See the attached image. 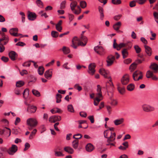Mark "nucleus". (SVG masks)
<instances>
[{
    "label": "nucleus",
    "mask_w": 158,
    "mask_h": 158,
    "mask_svg": "<svg viewBox=\"0 0 158 158\" xmlns=\"http://www.w3.org/2000/svg\"><path fill=\"white\" fill-rule=\"evenodd\" d=\"M27 124L28 125V129L31 130L32 128L35 127L37 124V120L34 118H30L28 119L27 121Z\"/></svg>",
    "instance_id": "f257e3e1"
},
{
    "label": "nucleus",
    "mask_w": 158,
    "mask_h": 158,
    "mask_svg": "<svg viewBox=\"0 0 158 158\" xmlns=\"http://www.w3.org/2000/svg\"><path fill=\"white\" fill-rule=\"evenodd\" d=\"M97 93L96 94V95L97 97L96 98L94 99L95 101H96L98 102H99L101 100L99 98L102 97V93L101 92V88L100 86L99 85H97Z\"/></svg>",
    "instance_id": "f03ea898"
},
{
    "label": "nucleus",
    "mask_w": 158,
    "mask_h": 158,
    "mask_svg": "<svg viewBox=\"0 0 158 158\" xmlns=\"http://www.w3.org/2000/svg\"><path fill=\"white\" fill-rule=\"evenodd\" d=\"M143 111L146 112H150L154 110V108L148 105L144 104L142 106Z\"/></svg>",
    "instance_id": "7ed1b4c3"
},
{
    "label": "nucleus",
    "mask_w": 158,
    "mask_h": 158,
    "mask_svg": "<svg viewBox=\"0 0 158 158\" xmlns=\"http://www.w3.org/2000/svg\"><path fill=\"white\" fill-rule=\"evenodd\" d=\"M96 67V65L94 63H92L89 65L88 73L91 75H93L95 72V68Z\"/></svg>",
    "instance_id": "20e7f679"
},
{
    "label": "nucleus",
    "mask_w": 158,
    "mask_h": 158,
    "mask_svg": "<svg viewBox=\"0 0 158 158\" xmlns=\"http://www.w3.org/2000/svg\"><path fill=\"white\" fill-rule=\"evenodd\" d=\"M129 81V76L128 74L124 75L121 79V82L123 85H127Z\"/></svg>",
    "instance_id": "39448f33"
},
{
    "label": "nucleus",
    "mask_w": 158,
    "mask_h": 158,
    "mask_svg": "<svg viewBox=\"0 0 158 158\" xmlns=\"http://www.w3.org/2000/svg\"><path fill=\"white\" fill-rule=\"evenodd\" d=\"M18 150L17 146L14 144L12 145L11 147L7 150V152L10 155H13Z\"/></svg>",
    "instance_id": "423d86ee"
},
{
    "label": "nucleus",
    "mask_w": 158,
    "mask_h": 158,
    "mask_svg": "<svg viewBox=\"0 0 158 158\" xmlns=\"http://www.w3.org/2000/svg\"><path fill=\"white\" fill-rule=\"evenodd\" d=\"M61 119V117L59 116L53 115L50 117L49 118V121L51 123H54L56 122L59 121Z\"/></svg>",
    "instance_id": "0eeeda50"
},
{
    "label": "nucleus",
    "mask_w": 158,
    "mask_h": 158,
    "mask_svg": "<svg viewBox=\"0 0 158 158\" xmlns=\"http://www.w3.org/2000/svg\"><path fill=\"white\" fill-rule=\"evenodd\" d=\"M94 50L98 54L102 55L104 53V50L102 46H97L94 48Z\"/></svg>",
    "instance_id": "6e6552de"
},
{
    "label": "nucleus",
    "mask_w": 158,
    "mask_h": 158,
    "mask_svg": "<svg viewBox=\"0 0 158 158\" xmlns=\"http://www.w3.org/2000/svg\"><path fill=\"white\" fill-rule=\"evenodd\" d=\"M99 73L105 78H110V76L109 75V72L106 71L104 69L102 68L100 69L99 70Z\"/></svg>",
    "instance_id": "1a4fd4ad"
},
{
    "label": "nucleus",
    "mask_w": 158,
    "mask_h": 158,
    "mask_svg": "<svg viewBox=\"0 0 158 158\" xmlns=\"http://www.w3.org/2000/svg\"><path fill=\"white\" fill-rule=\"evenodd\" d=\"M114 59L115 57L114 56L111 55L108 56L106 60L107 66H110L111 65L113 64Z\"/></svg>",
    "instance_id": "9d476101"
},
{
    "label": "nucleus",
    "mask_w": 158,
    "mask_h": 158,
    "mask_svg": "<svg viewBox=\"0 0 158 158\" xmlns=\"http://www.w3.org/2000/svg\"><path fill=\"white\" fill-rule=\"evenodd\" d=\"M9 56L12 60L14 61L17 57L18 54L15 51H11L9 52Z\"/></svg>",
    "instance_id": "9b49d317"
},
{
    "label": "nucleus",
    "mask_w": 158,
    "mask_h": 158,
    "mask_svg": "<svg viewBox=\"0 0 158 158\" xmlns=\"http://www.w3.org/2000/svg\"><path fill=\"white\" fill-rule=\"evenodd\" d=\"M37 107L34 106H28L27 111L30 113H34L36 111Z\"/></svg>",
    "instance_id": "f8f14e48"
},
{
    "label": "nucleus",
    "mask_w": 158,
    "mask_h": 158,
    "mask_svg": "<svg viewBox=\"0 0 158 158\" xmlns=\"http://www.w3.org/2000/svg\"><path fill=\"white\" fill-rule=\"evenodd\" d=\"M77 2L76 1H73L70 4V8L71 10L74 13V11L76 10L75 9V8L77 7Z\"/></svg>",
    "instance_id": "ddd939ff"
},
{
    "label": "nucleus",
    "mask_w": 158,
    "mask_h": 158,
    "mask_svg": "<svg viewBox=\"0 0 158 158\" xmlns=\"http://www.w3.org/2000/svg\"><path fill=\"white\" fill-rule=\"evenodd\" d=\"M124 119L123 118L117 119L114 121V123L116 126H118L122 124L124 122Z\"/></svg>",
    "instance_id": "4468645a"
},
{
    "label": "nucleus",
    "mask_w": 158,
    "mask_h": 158,
    "mask_svg": "<svg viewBox=\"0 0 158 158\" xmlns=\"http://www.w3.org/2000/svg\"><path fill=\"white\" fill-rule=\"evenodd\" d=\"M28 18L30 20H34L36 17V15L35 13L30 12L28 15Z\"/></svg>",
    "instance_id": "2eb2a0df"
},
{
    "label": "nucleus",
    "mask_w": 158,
    "mask_h": 158,
    "mask_svg": "<svg viewBox=\"0 0 158 158\" xmlns=\"http://www.w3.org/2000/svg\"><path fill=\"white\" fill-rule=\"evenodd\" d=\"M150 68L154 71L155 73H156L158 70V65L155 63L151 64Z\"/></svg>",
    "instance_id": "dca6fc26"
},
{
    "label": "nucleus",
    "mask_w": 158,
    "mask_h": 158,
    "mask_svg": "<svg viewBox=\"0 0 158 158\" xmlns=\"http://www.w3.org/2000/svg\"><path fill=\"white\" fill-rule=\"evenodd\" d=\"M121 26V23L120 22H118L113 25V28L116 31H118Z\"/></svg>",
    "instance_id": "f3484780"
},
{
    "label": "nucleus",
    "mask_w": 158,
    "mask_h": 158,
    "mask_svg": "<svg viewBox=\"0 0 158 158\" xmlns=\"http://www.w3.org/2000/svg\"><path fill=\"white\" fill-rule=\"evenodd\" d=\"M6 131L7 133H9V135L8 136H10V135L11 133V130L7 127H6L3 129H0V134L2 135L3 134L4 132Z\"/></svg>",
    "instance_id": "a211bd4d"
},
{
    "label": "nucleus",
    "mask_w": 158,
    "mask_h": 158,
    "mask_svg": "<svg viewBox=\"0 0 158 158\" xmlns=\"http://www.w3.org/2000/svg\"><path fill=\"white\" fill-rule=\"evenodd\" d=\"M44 76L46 78L50 79L52 76V71L50 70L46 71L44 73Z\"/></svg>",
    "instance_id": "6ab92c4d"
},
{
    "label": "nucleus",
    "mask_w": 158,
    "mask_h": 158,
    "mask_svg": "<svg viewBox=\"0 0 158 158\" xmlns=\"http://www.w3.org/2000/svg\"><path fill=\"white\" fill-rule=\"evenodd\" d=\"M144 48L145 49V52L147 55L150 56L152 55V50L151 48L149 46L146 45H144Z\"/></svg>",
    "instance_id": "aec40b11"
},
{
    "label": "nucleus",
    "mask_w": 158,
    "mask_h": 158,
    "mask_svg": "<svg viewBox=\"0 0 158 158\" xmlns=\"http://www.w3.org/2000/svg\"><path fill=\"white\" fill-rule=\"evenodd\" d=\"M62 22L61 20H60L56 25V29L59 32H61L62 30V27L61 26Z\"/></svg>",
    "instance_id": "412c9836"
},
{
    "label": "nucleus",
    "mask_w": 158,
    "mask_h": 158,
    "mask_svg": "<svg viewBox=\"0 0 158 158\" xmlns=\"http://www.w3.org/2000/svg\"><path fill=\"white\" fill-rule=\"evenodd\" d=\"M85 148L86 150L88 152H92L94 148L93 145L90 143L88 144Z\"/></svg>",
    "instance_id": "4be33fe9"
},
{
    "label": "nucleus",
    "mask_w": 158,
    "mask_h": 158,
    "mask_svg": "<svg viewBox=\"0 0 158 158\" xmlns=\"http://www.w3.org/2000/svg\"><path fill=\"white\" fill-rule=\"evenodd\" d=\"M64 150L69 154H73L74 152L73 149L69 146H67L64 148Z\"/></svg>",
    "instance_id": "5701e85b"
},
{
    "label": "nucleus",
    "mask_w": 158,
    "mask_h": 158,
    "mask_svg": "<svg viewBox=\"0 0 158 158\" xmlns=\"http://www.w3.org/2000/svg\"><path fill=\"white\" fill-rule=\"evenodd\" d=\"M98 10L100 13V19L101 20H103L104 16L103 13V9L100 6L98 7Z\"/></svg>",
    "instance_id": "b1692460"
},
{
    "label": "nucleus",
    "mask_w": 158,
    "mask_h": 158,
    "mask_svg": "<svg viewBox=\"0 0 158 158\" xmlns=\"http://www.w3.org/2000/svg\"><path fill=\"white\" fill-rule=\"evenodd\" d=\"M123 57L124 59L127 57L128 55V52L127 51V49L124 48L122 52Z\"/></svg>",
    "instance_id": "393cba45"
},
{
    "label": "nucleus",
    "mask_w": 158,
    "mask_h": 158,
    "mask_svg": "<svg viewBox=\"0 0 158 158\" xmlns=\"http://www.w3.org/2000/svg\"><path fill=\"white\" fill-rule=\"evenodd\" d=\"M64 54H67L70 52V50L69 48L65 46H64L62 49Z\"/></svg>",
    "instance_id": "a878e982"
},
{
    "label": "nucleus",
    "mask_w": 158,
    "mask_h": 158,
    "mask_svg": "<svg viewBox=\"0 0 158 158\" xmlns=\"http://www.w3.org/2000/svg\"><path fill=\"white\" fill-rule=\"evenodd\" d=\"M50 111L52 114H55L57 113H60L61 111V110L58 108H54L51 110Z\"/></svg>",
    "instance_id": "bb28decb"
},
{
    "label": "nucleus",
    "mask_w": 158,
    "mask_h": 158,
    "mask_svg": "<svg viewBox=\"0 0 158 158\" xmlns=\"http://www.w3.org/2000/svg\"><path fill=\"white\" fill-rule=\"evenodd\" d=\"M5 40L6 41L4 42V45H5L9 41V37L7 36H4L3 37V38L0 39V44L2 41H4Z\"/></svg>",
    "instance_id": "cd10ccee"
},
{
    "label": "nucleus",
    "mask_w": 158,
    "mask_h": 158,
    "mask_svg": "<svg viewBox=\"0 0 158 158\" xmlns=\"http://www.w3.org/2000/svg\"><path fill=\"white\" fill-rule=\"evenodd\" d=\"M141 73V72L139 71H136L134 72L133 73L132 75L134 80H135V79L137 78L138 75H139L140 73Z\"/></svg>",
    "instance_id": "c85d7f7f"
},
{
    "label": "nucleus",
    "mask_w": 158,
    "mask_h": 158,
    "mask_svg": "<svg viewBox=\"0 0 158 158\" xmlns=\"http://www.w3.org/2000/svg\"><path fill=\"white\" fill-rule=\"evenodd\" d=\"M29 95V91L28 89H25L23 93V98L25 99H26L27 98Z\"/></svg>",
    "instance_id": "c756f323"
},
{
    "label": "nucleus",
    "mask_w": 158,
    "mask_h": 158,
    "mask_svg": "<svg viewBox=\"0 0 158 158\" xmlns=\"http://www.w3.org/2000/svg\"><path fill=\"white\" fill-rule=\"evenodd\" d=\"M44 69L42 66H40L39 67L38 69V72L39 75H42L43 74Z\"/></svg>",
    "instance_id": "7c9ffc66"
},
{
    "label": "nucleus",
    "mask_w": 158,
    "mask_h": 158,
    "mask_svg": "<svg viewBox=\"0 0 158 158\" xmlns=\"http://www.w3.org/2000/svg\"><path fill=\"white\" fill-rule=\"evenodd\" d=\"M62 98V96L61 94H57L56 95V102L57 103L60 102H61V99Z\"/></svg>",
    "instance_id": "2f4dec72"
},
{
    "label": "nucleus",
    "mask_w": 158,
    "mask_h": 158,
    "mask_svg": "<svg viewBox=\"0 0 158 158\" xmlns=\"http://www.w3.org/2000/svg\"><path fill=\"white\" fill-rule=\"evenodd\" d=\"M135 88V85L133 84H130L127 85V89L129 91H132Z\"/></svg>",
    "instance_id": "473e14b6"
},
{
    "label": "nucleus",
    "mask_w": 158,
    "mask_h": 158,
    "mask_svg": "<svg viewBox=\"0 0 158 158\" xmlns=\"http://www.w3.org/2000/svg\"><path fill=\"white\" fill-rule=\"evenodd\" d=\"M24 84V82L22 81H19L16 82V85L17 87H20L23 86Z\"/></svg>",
    "instance_id": "72a5a7b5"
},
{
    "label": "nucleus",
    "mask_w": 158,
    "mask_h": 158,
    "mask_svg": "<svg viewBox=\"0 0 158 158\" xmlns=\"http://www.w3.org/2000/svg\"><path fill=\"white\" fill-rule=\"evenodd\" d=\"M72 146L74 149H77L78 147V141L77 140H74L72 142Z\"/></svg>",
    "instance_id": "f704fd0d"
},
{
    "label": "nucleus",
    "mask_w": 158,
    "mask_h": 158,
    "mask_svg": "<svg viewBox=\"0 0 158 158\" xmlns=\"http://www.w3.org/2000/svg\"><path fill=\"white\" fill-rule=\"evenodd\" d=\"M54 152L55 155L56 156H64L61 152L57 151L56 149H54Z\"/></svg>",
    "instance_id": "c9c22d12"
},
{
    "label": "nucleus",
    "mask_w": 158,
    "mask_h": 158,
    "mask_svg": "<svg viewBox=\"0 0 158 158\" xmlns=\"http://www.w3.org/2000/svg\"><path fill=\"white\" fill-rule=\"evenodd\" d=\"M118 89L119 93L121 94H123L125 92V89L124 87H121L118 86Z\"/></svg>",
    "instance_id": "e433bc0d"
},
{
    "label": "nucleus",
    "mask_w": 158,
    "mask_h": 158,
    "mask_svg": "<svg viewBox=\"0 0 158 158\" xmlns=\"http://www.w3.org/2000/svg\"><path fill=\"white\" fill-rule=\"evenodd\" d=\"M153 75V72L150 70L148 71L146 73V76L147 78H152Z\"/></svg>",
    "instance_id": "4c0bfd02"
},
{
    "label": "nucleus",
    "mask_w": 158,
    "mask_h": 158,
    "mask_svg": "<svg viewBox=\"0 0 158 158\" xmlns=\"http://www.w3.org/2000/svg\"><path fill=\"white\" fill-rule=\"evenodd\" d=\"M36 3L38 6L40 8L43 7V3L41 0H37Z\"/></svg>",
    "instance_id": "58836bf2"
},
{
    "label": "nucleus",
    "mask_w": 158,
    "mask_h": 158,
    "mask_svg": "<svg viewBox=\"0 0 158 158\" xmlns=\"http://www.w3.org/2000/svg\"><path fill=\"white\" fill-rule=\"evenodd\" d=\"M33 94L36 97H39L40 96V93L37 90L33 89L32 91Z\"/></svg>",
    "instance_id": "ea45409f"
},
{
    "label": "nucleus",
    "mask_w": 158,
    "mask_h": 158,
    "mask_svg": "<svg viewBox=\"0 0 158 158\" xmlns=\"http://www.w3.org/2000/svg\"><path fill=\"white\" fill-rule=\"evenodd\" d=\"M127 45V44L126 43H121L119 44H118V48L117 50H120L121 48L126 47Z\"/></svg>",
    "instance_id": "a19ab883"
},
{
    "label": "nucleus",
    "mask_w": 158,
    "mask_h": 158,
    "mask_svg": "<svg viewBox=\"0 0 158 158\" xmlns=\"http://www.w3.org/2000/svg\"><path fill=\"white\" fill-rule=\"evenodd\" d=\"M51 35L53 38H56L58 37L59 33L58 32L55 31H52L51 32Z\"/></svg>",
    "instance_id": "79ce46f5"
},
{
    "label": "nucleus",
    "mask_w": 158,
    "mask_h": 158,
    "mask_svg": "<svg viewBox=\"0 0 158 158\" xmlns=\"http://www.w3.org/2000/svg\"><path fill=\"white\" fill-rule=\"evenodd\" d=\"M137 65V64L133 63L130 65V69L131 70V72L134 71Z\"/></svg>",
    "instance_id": "37998d69"
},
{
    "label": "nucleus",
    "mask_w": 158,
    "mask_h": 158,
    "mask_svg": "<svg viewBox=\"0 0 158 158\" xmlns=\"http://www.w3.org/2000/svg\"><path fill=\"white\" fill-rule=\"evenodd\" d=\"M121 0H111V3L114 5H119L121 3Z\"/></svg>",
    "instance_id": "c03bdc74"
},
{
    "label": "nucleus",
    "mask_w": 158,
    "mask_h": 158,
    "mask_svg": "<svg viewBox=\"0 0 158 158\" xmlns=\"http://www.w3.org/2000/svg\"><path fill=\"white\" fill-rule=\"evenodd\" d=\"M80 6L82 8H85L87 5L86 2L85 1H81L80 2Z\"/></svg>",
    "instance_id": "a18cd8bd"
},
{
    "label": "nucleus",
    "mask_w": 158,
    "mask_h": 158,
    "mask_svg": "<svg viewBox=\"0 0 158 158\" xmlns=\"http://www.w3.org/2000/svg\"><path fill=\"white\" fill-rule=\"evenodd\" d=\"M68 110L71 112H73L74 110L73 106L72 105L70 104L68 106Z\"/></svg>",
    "instance_id": "49530a36"
},
{
    "label": "nucleus",
    "mask_w": 158,
    "mask_h": 158,
    "mask_svg": "<svg viewBox=\"0 0 158 158\" xmlns=\"http://www.w3.org/2000/svg\"><path fill=\"white\" fill-rule=\"evenodd\" d=\"M37 130L36 129H35L33 130L32 131L31 134H30L29 137V138L30 139H32L33 138V135H34L35 134H36V132H37Z\"/></svg>",
    "instance_id": "de8ad7c7"
},
{
    "label": "nucleus",
    "mask_w": 158,
    "mask_h": 158,
    "mask_svg": "<svg viewBox=\"0 0 158 158\" xmlns=\"http://www.w3.org/2000/svg\"><path fill=\"white\" fill-rule=\"evenodd\" d=\"M82 137V135L81 134H77L74 135L73 138L76 139H81Z\"/></svg>",
    "instance_id": "09e8293b"
},
{
    "label": "nucleus",
    "mask_w": 158,
    "mask_h": 158,
    "mask_svg": "<svg viewBox=\"0 0 158 158\" xmlns=\"http://www.w3.org/2000/svg\"><path fill=\"white\" fill-rule=\"evenodd\" d=\"M74 88L77 90L79 91H81L82 89L81 87L80 86L79 84H76L74 85Z\"/></svg>",
    "instance_id": "8fccbe9b"
},
{
    "label": "nucleus",
    "mask_w": 158,
    "mask_h": 158,
    "mask_svg": "<svg viewBox=\"0 0 158 158\" xmlns=\"http://www.w3.org/2000/svg\"><path fill=\"white\" fill-rule=\"evenodd\" d=\"M19 129H12V133L17 135L20 133Z\"/></svg>",
    "instance_id": "3c124183"
},
{
    "label": "nucleus",
    "mask_w": 158,
    "mask_h": 158,
    "mask_svg": "<svg viewBox=\"0 0 158 158\" xmlns=\"http://www.w3.org/2000/svg\"><path fill=\"white\" fill-rule=\"evenodd\" d=\"M134 48L136 53H139L141 51V49L138 45H135L134 46Z\"/></svg>",
    "instance_id": "603ef678"
},
{
    "label": "nucleus",
    "mask_w": 158,
    "mask_h": 158,
    "mask_svg": "<svg viewBox=\"0 0 158 158\" xmlns=\"http://www.w3.org/2000/svg\"><path fill=\"white\" fill-rule=\"evenodd\" d=\"M153 16L155 20V21L158 23V13L154 12L153 13Z\"/></svg>",
    "instance_id": "864d4df0"
},
{
    "label": "nucleus",
    "mask_w": 158,
    "mask_h": 158,
    "mask_svg": "<svg viewBox=\"0 0 158 158\" xmlns=\"http://www.w3.org/2000/svg\"><path fill=\"white\" fill-rule=\"evenodd\" d=\"M113 47L114 48L116 49L117 50L118 48V44L116 42V40L115 39H114V40Z\"/></svg>",
    "instance_id": "5fc2aeb1"
},
{
    "label": "nucleus",
    "mask_w": 158,
    "mask_h": 158,
    "mask_svg": "<svg viewBox=\"0 0 158 158\" xmlns=\"http://www.w3.org/2000/svg\"><path fill=\"white\" fill-rule=\"evenodd\" d=\"M136 0H133L129 4V6L131 7H133L135 6L136 3L137 2Z\"/></svg>",
    "instance_id": "6e6d98bb"
},
{
    "label": "nucleus",
    "mask_w": 158,
    "mask_h": 158,
    "mask_svg": "<svg viewBox=\"0 0 158 158\" xmlns=\"http://www.w3.org/2000/svg\"><path fill=\"white\" fill-rule=\"evenodd\" d=\"M77 8L78 9V10H76L74 11V13L76 15H79L81 12V9L79 6H77Z\"/></svg>",
    "instance_id": "4d7b16f0"
},
{
    "label": "nucleus",
    "mask_w": 158,
    "mask_h": 158,
    "mask_svg": "<svg viewBox=\"0 0 158 158\" xmlns=\"http://www.w3.org/2000/svg\"><path fill=\"white\" fill-rule=\"evenodd\" d=\"M31 60L29 61L28 62H24L23 64V65L24 67H29L31 65L30 62H31Z\"/></svg>",
    "instance_id": "13d9d810"
},
{
    "label": "nucleus",
    "mask_w": 158,
    "mask_h": 158,
    "mask_svg": "<svg viewBox=\"0 0 158 158\" xmlns=\"http://www.w3.org/2000/svg\"><path fill=\"white\" fill-rule=\"evenodd\" d=\"M66 3L65 1H63L61 2L60 5V8L61 9H63L65 8Z\"/></svg>",
    "instance_id": "bf43d9fd"
},
{
    "label": "nucleus",
    "mask_w": 158,
    "mask_h": 158,
    "mask_svg": "<svg viewBox=\"0 0 158 158\" xmlns=\"http://www.w3.org/2000/svg\"><path fill=\"white\" fill-rule=\"evenodd\" d=\"M30 145L28 143H26L25 144V148L23 149L24 151H26L30 147Z\"/></svg>",
    "instance_id": "052dcab7"
},
{
    "label": "nucleus",
    "mask_w": 158,
    "mask_h": 158,
    "mask_svg": "<svg viewBox=\"0 0 158 158\" xmlns=\"http://www.w3.org/2000/svg\"><path fill=\"white\" fill-rule=\"evenodd\" d=\"M122 16V15H118L115 16L114 17V19L115 20L118 21L120 19Z\"/></svg>",
    "instance_id": "680f3d73"
},
{
    "label": "nucleus",
    "mask_w": 158,
    "mask_h": 158,
    "mask_svg": "<svg viewBox=\"0 0 158 158\" xmlns=\"http://www.w3.org/2000/svg\"><path fill=\"white\" fill-rule=\"evenodd\" d=\"M1 60L4 62H7L9 60V58L7 57L2 56L1 58Z\"/></svg>",
    "instance_id": "e2e57ef3"
},
{
    "label": "nucleus",
    "mask_w": 158,
    "mask_h": 158,
    "mask_svg": "<svg viewBox=\"0 0 158 158\" xmlns=\"http://www.w3.org/2000/svg\"><path fill=\"white\" fill-rule=\"evenodd\" d=\"M80 40H81L83 41L85 43H87V39L86 36L83 35L81 36V38Z\"/></svg>",
    "instance_id": "0e129e2a"
},
{
    "label": "nucleus",
    "mask_w": 158,
    "mask_h": 158,
    "mask_svg": "<svg viewBox=\"0 0 158 158\" xmlns=\"http://www.w3.org/2000/svg\"><path fill=\"white\" fill-rule=\"evenodd\" d=\"M110 104L112 106H114L117 104V102L115 100L111 99Z\"/></svg>",
    "instance_id": "69168bd1"
},
{
    "label": "nucleus",
    "mask_w": 158,
    "mask_h": 158,
    "mask_svg": "<svg viewBox=\"0 0 158 158\" xmlns=\"http://www.w3.org/2000/svg\"><path fill=\"white\" fill-rule=\"evenodd\" d=\"M68 16L69 20L71 22L74 19V15L72 14L69 13L68 14Z\"/></svg>",
    "instance_id": "338daca9"
},
{
    "label": "nucleus",
    "mask_w": 158,
    "mask_h": 158,
    "mask_svg": "<svg viewBox=\"0 0 158 158\" xmlns=\"http://www.w3.org/2000/svg\"><path fill=\"white\" fill-rule=\"evenodd\" d=\"M88 118L90 121L91 123H94V117L93 115H90L88 117Z\"/></svg>",
    "instance_id": "774afa93"
}]
</instances>
